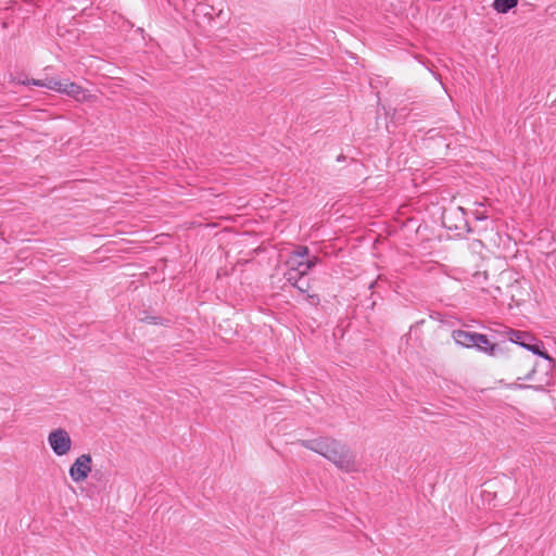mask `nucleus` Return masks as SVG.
<instances>
[{
	"label": "nucleus",
	"mask_w": 556,
	"mask_h": 556,
	"mask_svg": "<svg viewBox=\"0 0 556 556\" xmlns=\"http://www.w3.org/2000/svg\"><path fill=\"white\" fill-rule=\"evenodd\" d=\"M326 458L332 462L339 469L346 472H352L356 469L355 457L350 447L334 441L333 446L330 447Z\"/></svg>",
	"instance_id": "f257e3e1"
},
{
	"label": "nucleus",
	"mask_w": 556,
	"mask_h": 556,
	"mask_svg": "<svg viewBox=\"0 0 556 556\" xmlns=\"http://www.w3.org/2000/svg\"><path fill=\"white\" fill-rule=\"evenodd\" d=\"M508 339L510 342L520 345L527 351L532 352L545 359H551L548 353L543 349V343L531 336L529 332L509 329Z\"/></svg>",
	"instance_id": "f03ea898"
},
{
	"label": "nucleus",
	"mask_w": 556,
	"mask_h": 556,
	"mask_svg": "<svg viewBox=\"0 0 556 556\" xmlns=\"http://www.w3.org/2000/svg\"><path fill=\"white\" fill-rule=\"evenodd\" d=\"M48 443L58 456L67 454L72 447L71 437L68 432L62 428L55 429L49 433Z\"/></svg>",
	"instance_id": "7ed1b4c3"
},
{
	"label": "nucleus",
	"mask_w": 556,
	"mask_h": 556,
	"mask_svg": "<svg viewBox=\"0 0 556 556\" xmlns=\"http://www.w3.org/2000/svg\"><path fill=\"white\" fill-rule=\"evenodd\" d=\"M92 458L90 454H83L75 459L70 468V477L75 482L86 480L91 472Z\"/></svg>",
	"instance_id": "20e7f679"
},
{
	"label": "nucleus",
	"mask_w": 556,
	"mask_h": 556,
	"mask_svg": "<svg viewBox=\"0 0 556 556\" xmlns=\"http://www.w3.org/2000/svg\"><path fill=\"white\" fill-rule=\"evenodd\" d=\"M334 441V439L321 437L318 439L303 440L301 441V445L326 457L330 447L333 446Z\"/></svg>",
	"instance_id": "39448f33"
},
{
	"label": "nucleus",
	"mask_w": 556,
	"mask_h": 556,
	"mask_svg": "<svg viewBox=\"0 0 556 556\" xmlns=\"http://www.w3.org/2000/svg\"><path fill=\"white\" fill-rule=\"evenodd\" d=\"M64 80L55 79V78H45V79H26L21 80L22 85H33L37 87H45L50 90L61 92Z\"/></svg>",
	"instance_id": "423d86ee"
},
{
	"label": "nucleus",
	"mask_w": 556,
	"mask_h": 556,
	"mask_svg": "<svg viewBox=\"0 0 556 556\" xmlns=\"http://www.w3.org/2000/svg\"><path fill=\"white\" fill-rule=\"evenodd\" d=\"M475 338H476L475 348L478 351L483 352L491 356H494L496 354L498 346H497V344L492 343L489 340L486 334L477 332Z\"/></svg>",
	"instance_id": "0eeeda50"
},
{
	"label": "nucleus",
	"mask_w": 556,
	"mask_h": 556,
	"mask_svg": "<svg viewBox=\"0 0 556 556\" xmlns=\"http://www.w3.org/2000/svg\"><path fill=\"white\" fill-rule=\"evenodd\" d=\"M476 334L477 332L458 329L454 330L452 336L456 344L464 348H475Z\"/></svg>",
	"instance_id": "6e6552de"
},
{
	"label": "nucleus",
	"mask_w": 556,
	"mask_h": 556,
	"mask_svg": "<svg viewBox=\"0 0 556 556\" xmlns=\"http://www.w3.org/2000/svg\"><path fill=\"white\" fill-rule=\"evenodd\" d=\"M60 93H64L78 99V97L83 93V88L76 83L65 79L63 81V86Z\"/></svg>",
	"instance_id": "1a4fd4ad"
},
{
	"label": "nucleus",
	"mask_w": 556,
	"mask_h": 556,
	"mask_svg": "<svg viewBox=\"0 0 556 556\" xmlns=\"http://www.w3.org/2000/svg\"><path fill=\"white\" fill-rule=\"evenodd\" d=\"M518 0H494L493 8L498 13H507L509 10L515 8Z\"/></svg>",
	"instance_id": "9d476101"
},
{
	"label": "nucleus",
	"mask_w": 556,
	"mask_h": 556,
	"mask_svg": "<svg viewBox=\"0 0 556 556\" xmlns=\"http://www.w3.org/2000/svg\"><path fill=\"white\" fill-rule=\"evenodd\" d=\"M289 264L290 268L299 271V275L305 277L309 270H304V261L303 260H290Z\"/></svg>",
	"instance_id": "9b49d317"
},
{
	"label": "nucleus",
	"mask_w": 556,
	"mask_h": 556,
	"mask_svg": "<svg viewBox=\"0 0 556 556\" xmlns=\"http://www.w3.org/2000/svg\"><path fill=\"white\" fill-rule=\"evenodd\" d=\"M303 276L299 275V271L296 270H293L291 268H289L286 273H285V278L286 280L291 285H295V283H299L300 279L302 278Z\"/></svg>",
	"instance_id": "f8f14e48"
},
{
	"label": "nucleus",
	"mask_w": 556,
	"mask_h": 556,
	"mask_svg": "<svg viewBox=\"0 0 556 556\" xmlns=\"http://www.w3.org/2000/svg\"><path fill=\"white\" fill-rule=\"evenodd\" d=\"M307 255H308V248L304 247V245H301V247H298L293 251L292 256H291L290 260H303Z\"/></svg>",
	"instance_id": "ddd939ff"
},
{
	"label": "nucleus",
	"mask_w": 556,
	"mask_h": 556,
	"mask_svg": "<svg viewBox=\"0 0 556 556\" xmlns=\"http://www.w3.org/2000/svg\"><path fill=\"white\" fill-rule=\"evenodd\" d=\"M299 283L293 285L300 292L305 293L309 289V282L305 277H302Z\"/></svg>",
	"instance_id": "4468645a"
},
{
	"label": "nucleus",
	"mask_w": 556,
	"mask_h": 556,
	"mask_svg": "<svg viewBox=\"0 0 556 556\" xmlns=\"http://www.w3.org/2000/svg\"><path fill=\"white\" fill-rule=\"evenodd\" d=\"M319 258L317 256H313L312 258H307L304 261V270H311L313 267L316 266Z\"/></svg>",
	"instance_id": "2eb2a0df"
},
{
	"label": "nucleus",
	"mask_w": 556,
	"mask_h": 556,
	"mask_svg": "<svg viewBox=\"0 0 556 556\" xmlns=\"http://www.w3.org/2000/svg\"><path fill=\"white\" fill-rule=\"evenodd\" d=\"M306 301L313 305V306H317L320 302V299H319V295L318 294H307L306 296Z\"/></svg>",
	"instance_id": "dca6fc26"
},
{
	"label": "nucleus",
	"mask_w": 556,
	"mask_h": 556,
	"mask_svg": "<svg viewBox=\"0 0 556 556\" xmlns=\"http://www.w3.org/2000/svg\"><path fill=\"white\" fill-rule=\"evenodd\" d=\"M146 320H147V323H149V324H154V325H156V324H159L160 318H159V317H155V316H150V317H146Z\"/></svg>",
	"instance_id": "f3484780"
},
{
	"label": "nucleus",
	"mask_w": 556,
	"mask_h": 556,
	"mask_svg": "<svg viewBox=\"0 0 556 556\" xmlns=\"http://www.w3.org/2000/svg\"><path fill=\"white\" fill-rule=\"evenodd\" d=\"M488 218V216L483 213H477L476 214V219L477 220H485Z\"/></svg>",
	"instance_id": "a211bd4d"
},
{
	"label": "nucleus",
	"mask_w": 556,
	"mask_h": 556,
	"mask_svg": "<svg viewBox=\"0 0 556 556\" xmlns=\"http://www.w3.org/2000/svg\"><path fill=\"white\" fill-rule=\"evenodd\" d=\"M124 25L126 26L125 28H123L124 31H129L134 27V25L130 24V22L124 23Z\"/></svg>",
	"instance_id": "6ab92c4d"
},
{
	"label": "nucleus",
	"mask_w": 556,
	"mask_h": 556,
	"mask_svg": "<svg viewBox=\"0 0 556 556\" xmlns=\"http://www.w3.org/2000/svg\"><path fill=\"white\" fill-rule=\"evenodd\" d=\"M377 281H372L370 285H369V289H374V287L376 286Z\"/></svg>",
	"instance_id": "aec40b11"
}]
</instances>
